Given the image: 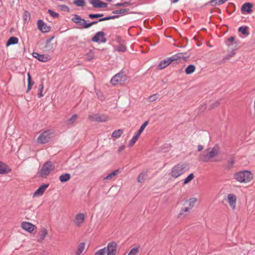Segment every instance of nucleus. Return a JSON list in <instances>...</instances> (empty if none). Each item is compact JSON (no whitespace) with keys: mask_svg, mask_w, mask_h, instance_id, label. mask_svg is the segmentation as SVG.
<instances>
[{"mask_svg":"<svg viewBox=\"0 0 255 255\" xmlns=\"http://www.w3.org/2000/svg\"><path fill=\"white\" fill-rule=\"evenodd\" d=\"M203 149V146L202 145H198V151H200Z\"/></svg>","mask_w":255,"mask_h":255,"instance_id":"nucleus-56","label":"nucleus"},{"mask_svg":"<svg viewBox=\"0 0 255 255\" xmlns=\"http://www.w3.org/2000/svg\"><path fill=\"white\" fill-rule=\"evenodd\" d=\"M89 119L92 122L104 123L108 121V116L106 114H93L88 116Z\"/></svg>","mask_w":255,"mask_h":255,"instance_id":"nucleus-8","label":"nucleus"},{"mask_svg":"<svg viewBox=\"0 0 255 255\" xmlns=\"http://www.w3.org/2000/svg\"><path fill=\"white\" fill-rule=\"evenodd\" d=\"M101 1L100 0H91L90 3L92 4L95 8H101Z\"/></svg>","mask_w":255,"mask_h":255,"instance_id":"nucleus-30","label":"nucleus"},{"mask_svg":"<svg viewBox=\"0 0 255 255\" xmlns=\"http://www.w3.org/2000/svg\"><path fill=\"white\" fill-rule=\"evenodd\" d=\"M139 254V247L132 248L128 255H138Z\"/></svg>","mask_w":255,"mask_h":255,"instance_id":"nucleus-38","label":"nucleus"},{"mask_svg":"<svg viewBox=\"0 0 255 255\" xmlns=\"http://www.w3.org/2000/svg\"><path fill=\"white\" fill-rule=\"evenodd\" d=\"M49 184L48 183L44 184L41 185L33 193V197H40L41 196L46 188L49 186Z\"/></svg>","mask_w":255,"mask_h":255,"instance_id":"nucleus-13","label":"nucleus"},{"mask_svg":"<svg viewBox=\"0 0 255 255\" xmlns=\"http://www.w3.org/2000/svg\"><path fill=\"white\" fill-rule=\"evenodd\" d=\"M11 169L3 162L0 161V174H5L9 173Z\"/></svg>","mask_w":255,"mask_h":255,"instance_id":"nucleus-18","label":"nucleus"},{"mask_svg":"<svg viewBox=\"0 0 255 255\" xmlns=\"http://www.w3.org/2000/svg\"><path fill=\"white\" fill-rule=\"evenodd\" d=\"M43 89V85L42 84H41L39 85V92L37 94V96L38 98H41L43 96L42 94V91Z\"/></svg>","mask_w":255,"mask_h":255,"instance_id":"nucleus-50","label":"nucleus"},{"mask_svg":"<svg viewBox=\"0 0 255 255\" xmlns=\"http://www.w3.org/2000/svg\"><path fill=\"white\" fill-rule=\"evenodd\" d=\"M50 41V39L47 41L48 42H49Z\"/></svg>","mask_w":255,"mask_h":255,"instance_id":"nucleus-63","label":"nucleus"},{"mask_svg":"<svg viewBox=\"0 0 255 255\" xmlns=\"http://www.w3.org/2000/svg\"><path fill=\"white\" fill-rule=\"evenodd\" d=\"M73 3L77 6H84L86 4L84 0H75Z\"/></svg>","mask_w":255,"mask_h":255,"instance_id":"nucleus-33","label":"nucleus"},{"mask_svg":"<svg viewBox=\"0 0 255 255\" xmlns=\"http://www.w3.org/2000/svg\"><path fill=\"white\" fill-rule=\"evenodd\" d=\"M227 0H211L209 3L211 5L215 6L216 5H220L224 3Z\"/></svg>","mask_w":255,"mask_h":255,"instance_id":"nucleus-24","label":"nucleus"},{"mask_svg":"<svg viewBox=\"0 0 255 255\" xmlns=\"http://www.w3.org/2000/svg\"><path fill=\"white\" fill-rule=\"evenodd\" d=\"M85 248V243L84 242L81 243L78 246L77 249L76 251V255H80L84 251Z\"/></svg>","mask_w":255,"mask_h":255,"instance_id":"nucleus-23","label":"nucleus"},{"mask_svg":"<svg viewBox=\"0 0 255 255\" xmlns=\"http://www.w3.org/2000/svg\"><path fill=\"white\" fill-rule=\"evenodd\" d=\"M190 207H184L182 208L178 215L179 217H181L183 216V217H185L186 214H185V212H189V210H191Z\"/></svg>","mask_w":255,"mask_h":255,"instance_id":"nucleus-28","label":"nucleus"},{"mask_svg":"<svg viewBox=\"0 0 255 255\" xmlns=\"http://www.w3.org/2000/svg\"><path fill=\"white\" fill-rule=\"evenodd\" d=\"M106 248H104L97 251L95 253V255H106Z\"/></svg>","mask_w":255,"mask_h":255,"instance_id":"nucleus-44","label":"nucleus"},{"mask_svg":"<svg viewBox=\"0 0 255 255\" xmlns=\"http://www.w3.org/2000/svg\"><path fill=\"white\" fill-rule=\"evenodd\" d=\"M170 0L171 1V2L172 3H176V2H177L179 1V0Z\"/></svg>","mask_w":255,"mask_h":255,"instance_id":"nucleus-60","label":"nucleus"},{"mask_svg":"<svg viewBox=\"0 0 255 255\" xmlns=\"http://www.w3.org/2000/svg\"><path fill=\"white\" fill-rule=\"evenodd\" d=\"M55 135L51 130H47L41 133L37 138V142L43 144L50 141Z\"/></svg>","mask_w":255,"mask_h":255,"instance_id":"nucleus-4","label":"nucleus"},{"mask_svg":"<svg viewBox=\"0 0 255 255\" xmlns=\"http://www.w3.org/2000/svg\"><path fill=\"white\" fill-rule=\"evenodd\" d=\"M85 220V215L84 213H80L75 216L73 222L76 227H81Z\"/></svg>","mask_w":255,"mask_h":255,"instance_id":"nucleus-10","label":"nucleus"},{"mask_svg":"<svg viewBox=\"0 0 255 255\" xmlns=\"http://www.w3.org/2000/svg\"><path fill=\"white\" fill-rule=\"evenodd\" d=\"M27 78L28 85L27 92L31 89V87L34 85V82L31 80V77L29 73H27Z\"/></svg>","mask_w":255,"mask_h":255,"instance_id":"nucleus-29","label":"nucleus"},{"mask_svg":"<svg viewBox=\"0 0 255 255\" xmlns=\"http://www.w3.org/2000/svg\"><path fill=\"white\" fill-rule=\"evenodd\" d=\"M235 54V52L234 50H232V51L229 53L227 56V59H229L230 58L233 57Z\"/></svg>","mask_w":255,"mask_h":255,"instance_id":"nucleus-54","label":"nucleus"},{"mask_svg":"<svg viewBox=\"0 0 255 255\" xmlns=\"http://www.w3.org/2000/svg\"><path fill=\"white\" fill-rule=\"evenodd\" d=\"M100 22L99 21V19L98 20L94 21L93 22H88V28L90 27L91 26H92L94 24H97L98 22Z\"/></svg>","mask_w":255,"mask_h":255,"instance_id":"nucleus-53","label":"nucleus"},{"mask_svg":"<svg viewBox=\"0 0 255 255\" xmlns=\"http://www.w3.org/2000/svg\"><path fill=\"white\" fill-rule=\"evenodd\" d=\"M37 26L38 29L43 33L48 32L50 30V27L48 26L41 19L38 20Z\"/></svg>","mask_w":255,"mask_h":255,"instance_id":"nucleus-14","label":"nucleus"},{"mask_svg":"<svg viewBox=\"0 0 255 255\" xmlns=\"http://www.w3.org/2000/svg\"><path fill=\"white\" fill-rule=\"evenodd\" d=\"M72 21L79 26H82L84 28H88V21L82 18L78 14H74L71 19Z\"/></svg>","mask_w":255,"mask_h":255,"instance_id":"nucleus-9","label":"nucleus"},{"mask_svg":"<svg viewBox=\"0 0 255 255\" xmlns=\"http://www.w3.org/2000/svg\"><path fill=\"white\" fill-rule=\"evenodd\" d=\"M197 201V199L195 198H191L189 200V205L190 209H192Z\"/></svg>","mask_w":255,"mask_h":255,"instance_id":"nucleus-46","label":"nucleus"},{"mask_svg":"<svg viewBox=\"0 0 255 255\" xmlns=\"http://www.w3.org/2000/svg\"><path fill=\"white\" fill-rule=\"evenodd\" d=\"M59 7H60V9L63 11L69 12L70 11V8L66 5H60L59 6Z\"/></svg>","mask_w":255,"mask_h":255,"instance_id":"nucleus-49","label":"nucleus"},{"mask_svg":"<svg viewBox=\"0 0 255 255\" xmlns=\"http://www.w3.org/2000/svg\"><path fill=\"white\" fill-rule=\"evenodd\" d=\"M120 173L119 169H117L109 174L107 176L104 178V180H110L114 178Z\"/></svg>","mask_w":255,"mask_h":255,"instance_id":"nucleus-20","label":"nucleus"},{"mask_svg":"<svg viewBox=\"0 0 255 255\" xmlns=\"http://www.w3.org/2000/svg\"><path fill=\"white\" fill-rule=\"evenodd\" d=\"M194 175L193 173L190 174L184 180V184H187L190 181H191L194 178Z\"/></svg>","mask_w":255,"mask_h":255,"instance_id":"nucleus-45","label":"nucleus"},{"mask_svg":"<svg viewBox=\"0 0 255 255\" xmlns=\"http://www.w3.org/2000/svg\"><path fill=\"white\" fill-rule=\"evenodd\" d=\"M101 8H106L107 7V3H105V2H104L103 1H101Z\"/></svg>","mask_w":255,"mask_h":255,"instance_id":"nucleus-55","label":"nucleus"},{"mask_svg":"<svg viewBox=\"0 0 255 255\" xmlns=\"http://www.w3.org/2000/svg\"><path fill=\"white\" fill-rule=\"evenodd\" d=\"M32 55L34 58H37L39 61L41 62H47L50 59L49 56L44 54H40L36 52H33Z\"/></svg>","mask_w":255,"mask_h":255,"instance_id":"nucleus-17","label":"nucleus"},{"mask_svg":"<svg viewBox=\"0 0 255 255\" xmlns=\"http://www.w3.org/2000/svg\"><path fill=\"white\" fill-rule=\"evenodd\" d=\"M140 135L136 133L129 141V146H132L137 140Z\"/></svg>","mask_w":255,"mask_h":255,"instance_id":"nucleus-31","label":"nucleus"},{"mask_svg":"<svg viewBox=\"0 0 255 255\" xmlns=\"http://www.w3.org/2000/svg\"><path fill=\"white\" fill-rule=\"evenodd\" d=\"M105 34L103 31H99L96 33L95 36L92 38V41L95 42H101L105 43L106 42L107 39L105 37Z\"/></svg>","mask_w":255,"mask_h":255,"instance_id":"nucleus-12","label":"nucleus"},{"mask_svg":"<svg viewBox=\"0 0 255 255\" xmlns=\"http://www.w3.org/2000/svg\"><path fill=\"white\" fill-rule=\"evenodd\" d=\"M122 133H123L122 130L119 129L115 130L112 133V136L116 137V138H119L121 136Z\"/></svg>","mask_w":255,"mask_h":255,"instance_id":"nucleus-32","label":"nucleus"},{"mask_svg":"<svg viewBox=\"0 0 255 255\" xmlns=\"http://www.w3.org/2000/svg\"><path fill=\"white\" fill-rule=\"evenodd\" d=\"M78 118L77 114L73 115L70 118L68 119L66 123L68 126H72L73 124L76 122Z\"/></svg>","mask_w":255,"mask_h":255,"instance_id":"nucleus-26","label":"nucleus"},{"mask_svg":"<svg viewBox=\"0 0 255 255\" xmlns=\"http://www.w3.org/2000/svg\"><path fill=\"white\" fill-rule=\"evenodd\" d=\"M116 6H124L127 7L130 5V3L128 1H126L124 2L117 3L115 5Z\"/></svg>","mask_w":255,"mask_h":255,"instance_id":"nucleus-47","label":"nucleus"},{"mask_svg":"<svg viewBox=\"0 0 255 255\" xmlns=\"http://www.w3.org/2000/svg\"><path fill=\"white\" fill-rule=\"evenodd\" d=\"M146 174L145 173H140L137 177V182L139 183L142 182L144 180V178Z\"/></svg>","mask_w":255,"mask_h":255,"instance_id":"nucleus-42","label":"nucleus"},{"mask_svg":"<svg viewBox=\"0 0 255 255\" xmlns=\"http://www.w3.org/2000/svg\"><path fill=\"white\" fill-rule=\"evenodd\" d=\"M71 178V175L69 173L62 174L59 176V180L61 182H65L69 180Z\"/></svg>","mask_w":255,"mask_h":255,"instance_id":"nucleus-22","label":"nucleus"},{"mask_svg":"<svg viewBox=\"0 0 255 255\" xmlns=\"http://www.w3.org/2000/svg\"><path fill=\"white\" fill-rule=\"evenodd\" d=\"M186 170L185 165L179 164L172 168L171 175L173 177L177 178L184 173Z\"/></svg>","mask_w":255,"mask_h":255,"instance_id":"nucleus-7","label":"nucleus"},{"mask_svg":"<svg viewBox=\"0 0 255 255\" xmlns=\"http://www.w3.org/2000/svg\"><path fill=\"white\" fill-rule=\"evenodd\" d=\"M248 27L247 26H241L239 28V31L240 32L244 35H248L249 33L247 31Z\"/></svg>","mask_w":255,"mask_h":255,"instance_id":"nucleus-39","label":"nucleus"},{"mask_svg":"<svg viewBox=\"0 0 255 255\" xmlns=\"http://www.w3.org/2000/svg\"><path fill=\"white\" fill-rule=\"evenodd\" d=\"M127 76L124 74V72L121 71L120 72L116 74L111 80V83L113 85L118 84L122 85L127 80Z\"/></svg>","mask_w":255,"mask_h":255,"instance_id":"nucleus-5","label":"nucleus"},{"mask_svg":"<svg viewBox=\"0 0 255 255\" xmlns=\"http://www.w3.org/2000/svg\"><path fill=\"white\" fill-rule=\"evenodd\" d=\"M148 122L145 121L140 127L139 130L136 133L138 135H140L141 132L143 131L145 127L148 125Z\"/></svg>","mask_w":255,"mask_h":255,"instance_id":"nucleus-36","label":"nucleus"},{"mask_svg":"<svg viewBox=\"0 0 255 255\" xmlns=\"http://www.w3.org/2000/svg\"><path fill=\"white\" fill-rule=\"evenodd\" d=\"M47 230L46 229H42L39 233L38 241L39 242L43 241L47 235Z\"/></svg>","mask_w":255,"mask_h":255,"instance_id":"nucleus-21","label":"nucleus"},{"mask_svg":"<svg viewBox=\"0 0 255 255\" xmlns=\"http://www.w3.org/2000/svg\"><path fill=\"white\" fill-rule=\"evenodd\" d=\"M235 162L234 160H229L226 164V167L228 169H231L232 168Z\"/></svg>","mask_w":255,"mask_h":255,"instance_id":"nucleus-51","label":"nucleus"},{"mask_svg":"<svg viewBox=\"0 0 255 255\" xmlns=\"http://www.w3.org/2000/svg\"><path fill=\"white\" fill-rule=\"evenodd\" d=\"M117 244L115 242H110L106 248L107 255H115L117 253Z\"/></svg>","mask_w":255,"mask_h":255,"instance_id":"nucleus-11","label":"nucleus"},{"mask_svg":"<svg viewBox=\"0 0 255 255\" xmlns=\"http://www.w3.org/2000/svg\"><path fill=\"white\" fill-rule=\"evenodd\" d=\"M252 4L251 3L247 2L244 3L242 7L241 11L243 13L247 12V13H251L252 10Z\"/></svg>","mask_w":255,"mask_h":255,"instance_id":"nucleus-19","label":"nucleus"},{"mask_svg":"<svg viewBox=\"0 0 255 255\" xmlns=\"http://www.w3.org/2000/svg\"><path fill=\"white\" fill-rule=\"evenodd\" d=\"M196 69V67L194 65L190 64L185 70V72L187 75H190L193 73Z\"/></svg>","mask_w":255,"mask_h":255,"instance_id":"nucleus-25","label":"nucleus"},{"mask_svg":"<svg viewBox=\"0 0 255 255\" xmlns=\"http://www.w3.org/2000/svg\"><path fill=\"white\" fill-rule=\"evenodd\" d=\"M94 56L92 55V56H90V57L88 58L87 59V60H88V61H91V60H92L93 59H94Z\"/></svg>","mask_w":255,"mask_h":255,"instance_id":"nucleus-61","label":"nucleus"},{"mask_svg":"<svg viewBox=\"0 0 255 255\" xmlns=\"http://www.w3.org/2000/svg\"><path fill=\"white\" fill-rule=\"evenodd\" d=\"M96 93L98 98L101 101L105 100L106 97L103 93L100 91H96Z\"/></svg>","mask_w":255,"mask_h":255,"instance_id":"nucleus-35","label":"nucleus"},{"mask_svg":"<svg viewBox=\"0 0 255 255\" xmlns=\"http://www.w3.org/2000/svg\"><path fill=\"white\" fill-rule=\"evenodd\" d=\"M115 50L118 52H125L127 50V47L123 44H120L115 48Z\"/></svg>","mask_w":255,"mask_h":255,"instance_id":"nucleus-34","label":"nucleus"},{"mask_svg":"<svg viewBox=\"0 0 255 255\" xmlns=\"http://www.w3.org/2000/svg\"><path fill=\"white\" fill-rule=\"evenodd\" d=\"M253 178V174L249 170L239 171L234 174V178L240 183H248Z\"/></svg>","mask_w":255,"mask_h":255,"instance_id":"nucleus-2","label":"nucleus"},{"mask_svg":"<svg viewBox=\"0 0 255 255\" xmlns=\"http://www.w3.org/2000/svg\"><path fill=\"white\" fill-rule=\"evenodd\" d=\"M219 104V102H216L215 104H214L212 106V108H213L215 107H217L218 106V105Z\"/></svg>","mask_w":255,"mask_h":255,"instance_id":"nucleus-58","label":"nucleus"},{"mask_svg":"<svg viewBox=\"0 0 255 255\" xmlns=\"http://www.w3.org/2000/svg\"><path fill=\"white\" fill-rule=\"evenodd\" d=\"M54 168V166L52 162L47 161L45 162L40 170V176L42 177L47 176Z\"/></svg>","mask_w":255,"mask_h":255,"instance_id":"nucleus-6","label":"nucleus"},{"mask_svg":"<svg viewBox=\"0 0 255 255\" xmlns=\"http://www.w3.org/2000/svg\"><path fill=\"white\" fill-rule=\"evenodd\" d=\"M21 227L23 230L29 233H31L32 231H33L34 228H35L34 225L26 222H22Z\"/></svg>","mask_w":255,"mask_h":255,"instance_id":"nucleus-16","label":"nucleus"},{"mask_svg":"<svg viewBox=\"0 0 255 255\" xmlns=\"http://www.w3.org/2000/svg\"><path fill=\"white\" fill-rule=\"evenodd\" d=\"M157 95L156 94L153 95L149 97V101L151 102L154 101L157 98Z\"/></svg>","mask_w":255,"mask_h":255,"instance_id":"nucleus-52","label":"nucleus"},{"mask_svg":"<svg viewBox=\"0 0 255 255\" xmlns=\"http://www.w3.org/2000/svg\"><path fill=\"white\" fill-rule=\"evenodd\" d=\"M219 150L217 148L214 147L211 149L208 148L202 152L199 159L203 162H207L211 161V159L217 156Z\"/></svg>","mask_w":255,"mask_h":255,"instance_id":"nucleus-1","label":"nucleus"},{"mask_svg":"<svg viewBox=\"0 0 255 255\" xmlns=\"http://www.w3.org/2000/svg\"><path fill=\"white\" fill-rule=\"evenodd\" d=\"M129 11L128 8H124V9H120L119 10H116L113 11V13L115 14H123L124 13L128 12Z\"/></svg>","mask_w":255,"mask_h":255,"instance_id":"nucleus-40","label":"nucleus"},{"mask_svg":"<svg viewBox=\"0 0 255 255\" xmlns=\"http://www.w3.org/2000/svg\"><path fill=\"white\" fill-rule=\"evenodd\" d=\"M23 18L25 23L28 22L30 20V15L29 12L26 11H24L23 15Z\"/></svg>","mask_w":255,"mask_h":255,"instance_id":"nucleus-37","label":"nucleus"},{"mask_svg":"<svg viewBox=\"0 0 255 255\" xmlns=\"http://www.w3.org/2000/svg\"><path fill=\"white\" fill-rule=\"evenodd\" d=\"M48 13L53 18H56L59 16V14L57 12H56L51 9H48Z\"/></svg>","mask_w":255,"mask_h":255,"instance_id":"nucleus-48","label":"nucleus"},{"mask_svg":"<svg viewBox=\"0 0 255 255\" xmlns=\"http://www.w3.org/2000/svg\"><path fill=\"white\" fill-rule=\"evenodd\" d=\"M235 40V37H233V36H231V37H230L229 39H228V41H230V42H233Z\"/></svg>","mask_w":255,"mask_h":255,"instance_id":"nucleus-57","label":"nucleus"},{"mask_svg":"<svg viewBox=\"0 0 255 255\" xmlns=\"http://www.w3.org/2000/svg\"><path fill=\"white\" fill-rule=\"evenodd\" d=\"M107 0L108 1H110V2L112 1V0Z\"/></svg>","mask_w":255,"mask_h":255,"instance_id":"nucleus-62","label":"nucleus"},{"mask_svg":"<svg viewBox=\"0 0 255 255\" xmlns=\"http://www.w3.org/2000/svg\"><path fill=\"white\" fill-rule=\"evenodd\" d=\"M18 42V39L17 37L14 36L10 37L6 42V46L17 44Z\"/></svg>","mask_w":255,"mask_h":255,"instance_id":"nucleus-27","label":"nucleus"},{"mask_svg":"<svg viewBox=\"0 0 255 255\" xmlns=\"http://www.w3.org/2000/svg\"><path fill=\"white\" fill-rule=\"evenodd\" d=\"M119 17L118 15H113V16H108L104 18H100L99 19V21H103L105 20H110L112 19H115L118 18Z\"/></svg>","mask_w":255,"mask_h":255,"instance_id":"nucleus-43","label":"nucleus"},{"mask_svg":"<svg viewBox=\"0 0 255 255\" xmlns=\"http://www.w3.org/2000/svg\"><path fill=\"white\" fill-rule=\"evenodd\" d=\"M182 54V53L176 54L161 61L158 65V69L159 70L163 69L168 66L172 62L183 58Z\"/></svg>","mask_w":255,"mask_h":255,"instance_id":"nucleus-3","label":"nucleus"},{"mask_svg":"<svg viewBox=\"0 0 255 255\" xmlns=\"http://www.w3.org/2000/svg\"><path fill=\"white\" fill-rule=\"evenodd\" d=\"M227 198L228 203L232 209H235L236 207V196L233 194H229L228 195Z\"/></svg>","mask_w":255,"mask_h":255,"instance_id":"nucleus-15","label":"nucleus"},{"mask_svg":"<svg viewBox=\"0 0 255 255\" xmlns=\"http://www.w3.org/2000/svg\"><path fill=\"white\" fill-rule=\"evenodd\" d=\"M103 16H104V14H103V13H95V14L91 13L88 15L89 17L91 19L101 17Z\"/></svg>","mask_w":255,"mask_h":255,"instance_id":"nucleus-41","label":"nucleus"},{"mask_svg":"<svg viewBox=\"0 0 255 255\" xmlns=\"http://www.w3.org/2000/svg\"><path fill=\"white\" fill-rule=\"evenodd\" d=\"M124 148H125V147L123 145L120 147V148L119 149V152H121V151H122L124 149Z\"/></svg>","mask_w":255,"mask_h":255,"instance_id":"nucleus-59","label":"nucleus"}]
</instances>
